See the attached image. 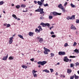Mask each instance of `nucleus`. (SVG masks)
Wrapping results in <instances>:
<instances>
[{
	"instance_id": "37998d69",
	"label": "nucleus",
	"mask_w": 79,
	"mask_h": 79,
	"mask_svg": "<svg viewBox=\"0 0 79 79\" xmlns=\"http://www.w3.org/2000/svg\"><path fill=\"white\" fill-rule=\"evenodd\" d=\"M50 70L51 71V73H53V69H50Z\"/></svg>"
},
{
	"instance_id": "ddd939ff",
	"label": "nucleus",
	"mask_w": 79,
	"mask_h": 79,
	"mask_svg": "<svg viewBox=\"0 0 79 79\" xmlns=\"http://www.w3.org/2000/svg\"><path fill=\"white\" fill-rule=\"evenodd\" d=\"M71 28L73 30H76V28L75 27V26H74V25L72 24L71 27Z\"/></svg>"
},
{
	"instance_id": "8fccbe9b",
	"label": "nucleus",
	"mask_w": 79,
	"mask_h": 79,
	"mask_svg": "<svg viewBox=\"0 0 79 79\" xmlns=\"http://www.w3.org/2000/svg\"><path fill=\"white\" fill-rule=\"evenodd\" d=\"M79 63L78 62H77L75 63V64L76 66H78L79 65Z\"/></svg>"
},
{
	"instance_id": "a18cd8bd",
	"label": "nucleus",
	"mask_w": 79,
	"mask_h": 79,
	"mask_svg": "<svg viewBox=\"0 0 79 79\" xmlns=\"http://www.w3.org/2000/svg\"><path fill=\"white\" fill-rule=\"evenodd\" d=\"M68 43H66L64 44V47H67L68 46Z\"/></svg>"
},
{
	"instance_id": "603ef678",
	"label": "nucleus",
	"mask_w": 79,
	"mask_h": 79,
	"mask_svg": "<svg viewBox=\"0 0 79 79\" xmlns=\"http://www.w3.org/2000/svg\"><path fill=\"white\" fill-rule=\"evenodd\" d=\"M3 26H7V23H5L4 24Z\"/></svg>"
},
{
	"instance_id": "9b49d317",
	"label": "nucleus",
	"mask_w": 79,
	"mask_h": 79,
	"mask_svg": "<svg viewBox=\"0 0 79 79\" xmlns=\"http://www.w3.org/2000/svg\"><path fill=\"white\" fill-rule=\"evenodd\" d=\"M64 61L65 62H68L69 61V60L67 56H65L64 57Z\"/></svg>"
},
{
	"instance_id": "6ab92c4d",
	"label": "nucleus",
	"mask_w": 79,
	"mask_h": 79,
	"mask_svg": "<svg viewBox=\"0 0 79 79\" xmlns=\"http://www.w3.org/2000/svg\"><path fill=\"white\" fill-rule=\"evenodd\" d=\"M18 37H19L20 39H24V38H23V35H18Z\"/></svg>"
},
{
	"instance_id": "20e7f679",
	"label": "nucleus",
	"mask_w": 79,
	"mask_h": 79,
	"mask_svg": "<svg viewBox=\"0 0 79 79\" xmlns=\"http://www.w3.org/2000/svg\"><path fill=\"white\" fill-rule=\"evenodd\" d=\"M46 63H47V62L45 61H39L37 62V64H41L42 66H44V65Z\"/></svg>"
},
{
	"instance_id": "338daca9",
	"label": "nucleus",
	"mask_w": 79,
	"mask_h": 79,
	"mask_svg": "<svg viewBox=\"0 0 79 79\" xmlns=\"http://www.w3.org/2000/svg\"><path fill=\"white\" fill-rule=\"evenodd\" d=\"M72 60H71V59H70L69 60V62H71Z\"/></svg>"
},
{
	"instance_id": "5fc2aeb1",
	"label": "nucleus",
	"mask_w": 79,
	"mask_h": 79,
	"mask_svg": "<svg viewBox=\"0 0 79 79\" xmlns=\"http://www.w3.org/2000/svg\"><path fill=\"white\" fill-rule=\"evenodd\" d=\"M34 2L35 3V4H36L37 3V1H34Z\"/></svg>"
},
{
	"instance_id": "393cba45",
	"label": "nucleus",
	"mask_w": 79,
	"mask_h": 79,
	"mask_svg": "<svg viewBox=\"0 0 79 79\" xmlns=\"http://www.w3.org/2000/svg\"><path fill=\"white\" fill-rule=\"evenodd\" d=\"M38 28H39V30L40 31H41L42 30V27H41V26H39L38 27Z\"/></svg>"
},
{
	"instance_id": "a19ab883",
	"label": "nucleus",
	"mask_w": 79,
	"mask_h": 79,
	"mask_svg": "<svg viewBox=\"0 0 79 79\" xmlns=\"http://www.w3.org/2000/svg\"><path fill=\"white\" fill-rule=\"evenodd\" d=\"M54 28V26H52V27L49 28L50 30H51L52 29H53Z\"/></svg>"
},
{
	"instance_id": "052dcab7",
	"label": "nucleus",
	"mask_w": 79,
	"mask_h": 79,
	"mask_svg": "<svg viewBox=\"0 0 79 79\" xmlns=\"http://www.w3.org/2000/svg\"><path fill=\"white\" fill-rule=\"evenodd\" d=\"M57 65H60V63L58 62L57 63Z\"/></svg>"
},
{
	"instance_id": "58836bf2",
	"label": "nucleus",
	"mask_w": 79,
	"mask_h": 79,
	"mask_svg": "<svg viewBox=\"0 0 79 79\" xmlns=\"http://www.w3.org/2000/svg\"><path fill=\"white\" fill-rule=\"evenodd\" d=\"M77 45V43L76 42H74L73 45V46H75Z\"/></svg>"
},
{
	"instance_id": "4be33fe9",
	"label": "nucleus",
	"mask_w": 79,
	"mask_h": 79,
	"mask_svg": "<svg viewBox=\"0 0 79 79\" xmlns=\"http://www.w3.org/2000/svg\"><path fill=\"white\" fill-rule=\"evenodd\" d=\"M13 58H14V57L12 56H10L9 57V59L10 60H13Z\"/></svg>"
},
{
	"instance_id": "680f3d73",
	"label": "nucleus",
	"mask_w": 79,
	"mask_h": 79,
	"mask_svg": "<svg viewBox=\"0 0 79 79\" xmlns=\"http://www.w3.org/2000/svg\"><path fill=\"white\" fill-rule=\"evenodd\" d=\"M15 6V5L14 4H12L11 5V6Z\"/></svg>"
},
{
	"instance_id": "f257e3e1",
	"label": "nucleus",
	"mask_w": 79,
	"mask_h": 79,
	"mask_svg": "<svg viewBox=\"0 0 79 79\" xmlns=\"http://www.w3.org/2000/svg\"><path fill=\"white\" fill-rule=\"evenodd\" d=\"M58 8H59L60 9L62 10V11H63V13H65L66 10H65V9L64 8V6H62V4H60L58 5Z\"/></svg>"
},
{
	"instance_id": "2eb2a0df",
	"label": "nucleus",
	"mask_w": 79,
	"mask_h": 79,
	"mask_svg": "<svg viewBox=\"0 0 79 79\" xmlns=\"http://www.w3.org/2000/svg\"><path fill=\"white\" fill-rule=\"evenodd\" d=\"M67 73L69 74H70L72 72V70L71 69H67Z\"/></svg>"
},
{
	"instance_id": "bf43d9fd",
	"label": "nucleus",
	"mask_w": 79,
	"mask_h": 79,
	"mask_svg": "<svg viewBox=\"0 0 79 79\" xmlns=\"http://www.w3.org/2000/svg\"><path fill=\"white\" fill-rule=\"evenodd\" d=\"M56 76H58V72H56V73L55 74Z\"/></svg>"
},
{
	"instance_id": "09e8293b",
	"label": "nucleus",
	"mask_w": 79,
	"mask_h": 79,
	"mask_svg": "<svg viewBox=\"0 0 79 79\" xmlns=\"http://www.w3.org/2000/svg\"><path fill=\"white\" fill-rule=\"evenodd\" d=\"M72 67H73V64H70V68H72Z\"/></svg>"
},
{
	"instance_id": "774afa93",
	"label": "nucleus",
	"mask_w": 79,
	"mask_h": 79,
	"mask_svg": "<svg viewBox=\"0 0 79 79\" xmlns=\"http://www.w3.org/2000/svg\"><path fill=\"white\" fill-rule=\"evenodd\" d=\"M15 35H13V36L12 37H15Z\"/></svg>"
},
{
	"instance_id": "bb28decb",
	"label": "nucleus",
	"mask_w": 79,
	"mask_h": 79,
	"mask_svg": "<svg viewBox=\"0 0 79 79\" xmlns=\"http://www.w3.org/2000/svg\"><path fill=\"white\" fill-rule=\"evenodd\" d=\"M26 6V5L23 4H22L21 5V8H25Z\"/></svg>"
},
{
	"instance_id": "6e6552de",
	"label": "nucleus",
	"mask_w": 79,
	"mask_h": 79,
	"mask_svg": "<svg viewBox=\"0 0 79 79\" xmlns=\"http://www.w3.org/2000/svg\"><path fill=\"white\" fill-rule=\"evenodd\" d=\"M53 16H56V15H61V13H58L56 12H54L52 13Z\"/></svg>"
},
{
	"instance_id": "cd10ccee",
	"label": "nucleus",
	"mask_w": 79,
	"mask_h": 79,
	"mask_svg": "<svg viewBox=\"0 0 79 79\" xmlns=\"http://www.w3.org/2000/svg\"><path fill=\"white\" fill-rule=\"evenodd\" d=\"M49 19H53V16L49 15Z\"/></svg>"
},
{
	"instance_id": "4d7b16f0",
	"label": "nucleus",
	"mask_w": 79,
	"mask_h": 79,
	"mask_svg": "<svg viewBox=\"0 0 79 79\" xmlns=\"http://www.w3.org/2000/svg\"><path fill=\"white\" fill-rule=\"evenodd\" d=\"M27 64H28V65H30L31 63H27Z\"/></svg>"
},
{
	"instance_id": "f3484780",
	"label": "nucleus",
	"mask_w": 79,
	"mask_h": 79,
	"mask_svg": "<svg viewBox=\"0 0 79 79\" xmlns=\"http://www.w3.org/2000/svg\"><path fill=\"white\" fill-rule=\"evenodd\" d=\"M43 72H45V73H49V70H48L47 69H45V70H43Z\"/></svg>"
},
{
	"instance_id": "e433bc0d",
	"label": "nucleus",
	"mask_w": 79,
	"mask_h": 79,
	"mask_svg": "<svg viewBox=\"0 0 79 79\" xmlns=\"http://www.w3.org/2000/svg\"><path fill=\"white\" fill-rule=\"evenodd\" d=\"M3 4V1H2L0 2V5H2Z\"/></svg>"
},
{
	"instance_id": "69168bd1",
	"label": "nucleus",
	"mask_w": 79,
	"mask_h": 79,
	"mask_svg": "<svg viewBox=\"0 0 79 79\" xmlns=\"http://www.w3.org/2000/svg\"><path fill=\"white\" fill-rule=\"evenodd\" d=\"M77 73L78 74H79V71H77Z\"/></svg>"
},
{
	"instance_id": "de8ad7c7",
	"label": "nucleus",
	"mask_w": 79,
	"mask_h": 79,
	"mask_svg": "<svg viewBox=\"0 0 79 79\" xmlns=\"http://www.w3.org/2000/svg\"><path fill=\"white\" fill-rule=\"evenodd\" d=\"M67 4H68V2H66L65 3H64V6H66V5H67Z\"/></svg>"
},
{
	"instance_id": "2f4dec72",
	"label": "nucleus",
	"mask_w": 79,
	"mask_h": 79,
	"mask_svg": "<svg viewBox=\"0 0 79 79\" xmlns=\"http://www.w3.org/2000/svg\"><path fill=\"white\" fill-rule=\"evenodd\" d=\"M35 31L37 32H40V30H39L37 29V28H36L35 29Z\"/></svg>"
},
{
	"instance_id": "7ed1b4c3",
	"label": "nucleus",
	"mask_w": 79,
	"mask_h": 79,
	"mask_svg": "<svg viewBox=\"0 0 79 79\" xmlns=\"http://www.w3.org/2000/svg\"><path fill=\"white\" fill-rule=\"evenodd\" d=\"M44 9H43L40 8L38 9L37 10H35L36 12H40V14L42 15V14H44V12L43 11Z\"/></svg>"
},
{
	"instance_id": "ea45409f",
	"label": "nucleus",
	"mask_w": 79,
	"mask_h": 79,
	"mask_svg": "<svg viewBox=\"0 0 79 79\" xmlns=\"http://www.w3.org/2000/svg\"><path fill=\"white\" fill-rule=\"evenodd\" d=\"M52 37H53V38H55L56 37V36L55 35H52L51 36Z\"/></svg>"
},
{
	"instance_id": "6e6d98bb",
	"label": "nucleus",
	"mask_w": 79,
	"mask_h": 79,
	"mask_svg": "<svg viewBox=\"0 0 79 79\" xmlns=\"http://www.w3.org/2000/svg\"><path fill=\"white\" fill-rule=\"evenodd\" d=\"M75 34L76 35H77V34H78V32H77V31H76Z\"/></svg>"
},
{
	"instance_id": "aec40b11",
	"label": "nucleus",
	"mask_w": 79,
	"mask_h": 79,
	"mask_svg": "<svg viewBox=\"0 0 79 79\" xmlns=\"http://www.w3.org/2000/svg\"><path fill=\"white\" fill-rule=\"evenodd\" d=\"M73 76H74V77H75V79H78L79 78V76H76V74H74Z\"/></svg>"
},
{
	"instance_id": "0e129e2a",
	"label": "nucleus",
	"mask_w": 79,
	"mask_h": 79,
	"mask_svg": "<svg viewBox=\"0 0 79 79\" xmlns=\"http://www.w3.org/2000/svg\"><path fill=\"white\" fill-rule=\"evenodd\" d=\"M38 68H40L41 66L40 65H38Z\"/></svg>"
},
{
	"instance_id": "4c0bfd02",
	"label": "nucleus",
	"mask_w": 79,
	"mask_h": 79,
	"mask_svg": "<svg viewBox=\"0 0 79 79\" xmlns=\"http://www.w3.org/2000/svg\"><path fill=\"white\" fill-rule=\"evenodd\" d=\"M40 19H45V18L43 16H41V17H40Z\"/></svg>"
},
{
	"instance_id": "5701e85b",
	"label": "nucleus",
	"mask_w": 79,
	"mask_h": 79,
	"mask_svg": "<svg viewBox=\"0 0 79 79\" xmlns=\"http://www.w3.org/2000/svg\"><path fill=\"white\" fill-rule=\"evenodd\" d=\"M70 5L71 6H72V8H75V7H76V6H75V5H74L73 4V3H71L70 4Z\"/></svg>"
},
{
	"instance_id": "4468645a",
	"label": "nucleus",
	"mask_w": 79,
	"mask_h": 79,
	"mask_svg": "<svg viewBox=\"0 0 79 79\" xmlns=\"http://www.w3.org/2000/svg\"><path fill=\"white\" fill-rule=\"evenodd\" d=\"M8 55L7 54L6 56H4L3 58H2L3 60H5L8 58Z\"/></svg>"
},
{
	"instance_id": "13d9d810",
	"label": "nucleus",
	"mask_w": 79,
	"mask_h": 79,
	"mask_svg": "<svg viewBox=\"0 0 79 79\" xmlns=\"http://www.w3.org/2000/svg\"><path fill=\"white\" fill-rule=\"evenodd\" d=\"M23 12H27V10H23Z\"/></svg>"
},
{
	"instance_id": "f03ea898",
	"label": "nucleus",
	"mask_w": 79,
	"mask_h": 79,
	"mask_svg": "<svg viewBox=\"0 0 79 79\" xmlns=\"http://www.w3.org/2000/svg\"><path fill=\"white\" fill-rule=\"evenodd\" d=\"M40 25H42V27H45L46 26H48V27H50V24L48 23H44L42 22L40 24Z\"/></svg>"
},
{
	"instance_id": "412c9836",
	"label": "nucleus",
	"mask_w": 79,
	"mask_h": 79,
	"mask_svg": "<svg viewBox=\"0 0 79 79\" xmlns=\"http://www.w3.org/2000/svg\"><path fill=\"white\" fill-rule=\"evenodd\" d=\"M44 50H46L47 51V52H50V50H49V49H48L47 48H45V47H44Z\"/></svg>"
},
{
	"instance_id": "0eeeda50",
	"label": "nucleus",
	"mask_w": 79,
	"mask_h": 79,
	"mask_svg": "<svg viewBox=\"0 0 79 79\" xmlns=\"http://www.w3.org/2000/svg\"><path fill=\"white\" fill-rule=\"evenodd\" d=\"M58 54L59 55H64L66 53L64 52L60 51L58 52Z\"/></svg>"
},
{
	"instance_id": "a211bd4d",
	"label": "nucleus",
	"mask_w": 79,
	"mask_h": 79,
	"mask_svg": "<svg viewBox=\"0 0 79 79\" xmlns=\"http://www.w3.org/2000/svg\"><path fill=\"white\" fill-rule=\"evenodd\" d=\"M34 34V32H30L29 33V34L28 35L30 36H32V35Z\"/></svg>"
},
{
	"instance_id": "864d4df0",
	"label": "nucleus",
	"mask_w": 79,
	"mask_h": 79,
	"mask_svg": "<svg viewBox=\"0 0 79 79\" xmlns=\"http://www.w3.org/2000/svg\"><path fill=\"white\" fill-rule=\"evenodd\" d=\"M50 34L51 35L54 34V32L53 31H52L51 32H50Z\"/></svg>"
},
{
	"instance_id": "c756f323",
	"label": "nucleus",
	"mask_w": 79,
	"mask_h": 79,
	"mask_svg": "<svg viewBox=\"0 0 79 79\" xmlns=\"http://www.w3.org/2000/svg\"><path fill=\"white\" fill-rule=\"evenodd\" d=\"M43 5L44 6H45V7H46V6H47L48 5L47 3L46 4L43 3Z\"/></svg>"
},
{
	"instance_id": "c9c22d12",
	"label": "nucleus",
	"mask_w": 79,
	"mask_h": 79,
	"mask_svg": "<svg viewBox=\"0 0 79 79\" xmlns=\"http://www.w3.org/2000/svg\"><path fill=\"white\" fill-rule=\"evenodd\" d=\"M60 77H65V75H62V74H60Z\"/></svg>"
},
{
	"instance_id": "c85d7f7f",
	"label": "nucleus",
	"mask_w": 79,
	"mask_h": 79,
	"mask_svg": "<svg viewBox=\"0 0 79 79\" xmlns=\"http://www.w3.org/2000/svg\"><path fill=\"white\" fill-rule=\"evenodd\" d=\"M16 8H17V9H19L20 8V5H17L15 6Z\"/></svg>"
},
{
	"instance_id": "9d476101",
	"label": "nucleus",
	"mask_w": 79,
	"mask_h": 79,
	"mask_svg": "<svg viewBox=\"0 0 79 79\" xmlns=\"http://www.w3.org/2000/svg\"><path fill=\"white\" fill-rule=\"evenodd\" d=\"M13 37H11L9 38V43L10 44H11L13 43Z\"/></svg>"
},
{
	"instance_id": "f8f14e48",
	"label": "nucleus",
	"mask_w": 79,
	"mask_h": 79,
	"mask_svg": "<svg viewBox=\"0 0 79 79\" xmlns=\"http://www.w3.org/2000/svg\"><path fill=\"white\" fill-rule=\"evenodd\" d=\"M12 16L15 18L16 19H17L18 21H19L20 20V19L19 18H18L17 17H16V15L15 14H13L12 15Z\"/></svg>"
},
{
	"instance_id": "423d86ee",
	"label": "nucleus",
	"mask_w": 79,
	"mask_h": 79,
	"mask_svg": "<svg viewBox=\"0 0 79 79\" xmlns=\"http://www.w3.org/2000/svg\"><path fill=\"white\" fill-rule=\"evenodd\" d=\"M66 19L68 20H69V19H73H73H75V15H72L71 17L68 16L66 18Z\"/></svg>"
},
{
	"instance_id": "dca6fc26",
	"label": "nucleus",
	"mask_w": 79,
	"mask_h": 79,
	"mask_svg": "<svg viewBox=\"0 0 79 79\" xmlns=\"http://www.w3.org/2000/svg\"><path fill=\"white\" fill-rule=\"evenodd\" d=\"M73 52H75L76 53H79V50L76 49L75 50L73 51Z\"/></svg>"
},
{
	"instance_id": "3c124183",
	"label": "nucleus",
	"mask_w": 79,
	"mask_h": 79,
	"mask_svg": "<svg viewBox=\"0 0 79 79\" xmlns=\"http://www.w3.org/2000/svg\"><path fill=\"white\" fill-rule=\"evenodd\" d=\"M31 61H34V59L32 58L30 59Z\"/></svg>"
},
{
	"instance_id": "49530a36",
	"label": "nucleus",
	"mask_w": 79,
	"mask_h": 79,
	"mask_svg": "<svg viewBox=\"0 0 79 79\" xmlns=\"http://www.w3.org/2000/svg\"><path fill=\"white\" fill-rule=\"evenodd\" d=\"M33 75L34 76V77H36L37 76V74H33Z\"/></svg>"
},
{
	"instance_id": "39448f33",
	"label": "nucleus",
	"mask_w": 79,
	"mask_h": 79,
	"mask_svg": "<svg viewBox=\"0 0 79 79\" xmlns=\"http://www.w3.org/2000/svg\"><path fill=\"white\" fill-rule=\"evenodd\" d=\"M45 0H40V1H38L37 2L38 5H40V6H42V5L44 4V2Z\"/></svg>"
},
{
	"instance_id": "a878e982",
	"label": "nucleus",
	"mask_w": 79,
	"mask_h": 79,
	"mask_svg": "<svg viewBox=\"0 0 79 79\" xmlns=\"http://www.w3.org/2000/svg\"><path fill=\"white\" fill-rule=\"evenodd\" d=\"M51 57H53L55 56V54L53 53H52L50 54Z\"/></svg>"
},
{
	"instance_id": "7c9ffc66",
	"label": "nucleus",
	"mask_w": 79,
	"mask_h": 79,
	"mask_svg": "<svg viewBox=\"0 0 79 79\" xmlns=\"http://www.w3.org/2000/svg\"><path fill=\"white\" fill-rule=\"evenodd\" d=\"M10 26H11V25H10V24H7V26H6V27L7 28V27H10Z\"/></svg>"
},
{
	"instance_id": "b1692460",
	"label": "nucleus",
	"mask_w": 79,
	"mask_h": 79,
	"mask_svg": "<svg viewBox=\"0 0 79 79\" xmlns=\"http://www.w3.org/2000/svg\"><path fill=\"white\" fill-rule=\"evenodd\" d=\"M22 67L23 68H24V69H26V68H27V66L24 65H23L22 66Z\"/></svg>"
},
{
	"instance_id": "c03bdc74",
	"label": "nucleus",
	"mask_w": 79,
	"mask_h": 79,
	"mask_svg": "<svg viewBox=\"0 0 79 79\" xmlns=\"http://www.w3.org/2000/svg\"><path fill=\"white\" fill-rule=\"evenodd\" d=\"M74 75H73V76L70 77V79H74Z\"/></svg>"
},
{
	"instance_id": "79ce46f5",
	"label": "nucleus",
	"mask_w": 79,
	"mask_h": 79,
	"mask_svg": "<svg viewBox=\"0 0 79 79\" xmlns=\"http://www.w3.org/2000/svg\"><path fill=\"white\" fill-rule=\"evenodd\" d=\"M76 23H79V19H77L76 20Z\"/></svg>"
},
{
	"instance_id": "e2e57ef3",
	"label": "nucleus",
	"mask_w": 79,
	"mask_h": 79,
	"mask_svg": "<svg viewBox=\"0 0 79 79\" xmlns=\"http://www.w3.org/2000/svg\"><path fill=\"white\" fill-rule=\"evenodd\" d=\"M3 13H4V14L6 13V12H5V11H4V10H3Z\"/></svg>"
},
{
	"instance_id": "72a5a7b5",
	"label": "nucleus",
	"mask_w": 79,
	"mask_h": 79,
	"mask_svg": "<svg viewBox=\"0 0 79 79\" xmlns=\"http://www.w3.org/2000/svg\"><path fill=\"white\" fill-rule=\"evenodd\" d=\"M37 71H35L34 70H33L32 71L33 74H35V73H37Z\"/></svg>"
},
{
	"instance_id": "473e14b6",
	"label": "nucleus",
	"mask_w": 79,
	"mask_h": 79,
	"mask_svg": "<svg viewBox=\"0 0 79 79\" xmlns=\"http://www.w3.org/2000/svg\"><path fill=\"white\" fill-rule=\"evenodd\" d=\"M44 53L45 55H47L48 54V52L46 50H45V51L44 52Z\"/></svg>"
},
{
	"instance_id": "1a4fd4ad",
	"label": "nucleus",
	"mask_w": 79,
	"mask_h": 79,
	"mask_svg": "<svg viewBox=\"0 0 79 79\" xmlns=\"http://www.w3.org/2000/svg\"><path fill=\"white\" fill-rule=\"evenodd\" d=\"M37 39L39 40V42H40V43H42V42L44 41V40H43V39L40 38V37H37Z\"/></svg>"
},
{
	"instance_id": "f704fd0d",
	"label": "nucleus",
	"mask_w": 79,
	"mask_h": 79,
	"mask_svg": "<svg viewBox=\"0 0 79 79\" xmlns=\"http://www.w3.org/2000/svg\"><path fill=\"white\" fill-rule=\"evenodd\" d=\"M76 56H70L69 58H76Z\"/></svg>"
}]
</instances>
